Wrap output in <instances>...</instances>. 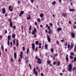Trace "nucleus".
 <instances>
[{
  "instance_id": "nucleus-1",
  "label": "nucleus",
  "mask_w": 76,
  "mask_h": 76,
  "mask_svg": "<svg viewBox=\"0 0 76 76\" xmlns=\"http://www.w3.org/2000/svg\"><path fill=\"white\" fill-rule=\"evenodd\" d=\"M69 68L68 69L69 72H71L72 70V64H69L68 65Z\"/></svg>"
},
{
  "instance_id": "nucleus-2",
  "label": "nucleus",
  "mask_w": 76,
  "mask_h": 76,
  "mask_svg": "<svg viewBox=\"0 0 76 76\" xmlns=\"http://www.w3.org/2000/svg\"><path fill=\"white\" fill-rule=\"evenodd\" d=\"M8 21L9 22H10V27L11 28H12V26H13V24H12V20L10 19V18L8 20Z\"/></svg>"
},
{
  "instance_id": "nucleus-3",
  "label": "nucleus",
  "mask_w": 76,
  "mask_h": 76,
  "mask_svg": "<svg viewBox=\"0 0 76 76\" xmlns=\"http://www.w3.org/2000/svg\"><path fill=\"white\" fill-rule=\"evenodd\" d=\"M8 41H7V45H9V41L10 40V36L9 35L8 36Z\"/></svg>"
},
{
  "instance_id": "nucleus-4",
  "label": "nucleus",
  "mask_w": 76,
  "mask_h": 76,
  "mask_svg": "<svg viewBox=\"0 0 76 76\" xmlns=\"http://www.w3.org/2000/svg\"><path fill=\"white\" fill-rule=\"evenodd\" d=\"M36 32H37V30H36V28H34L33 31L32 32V35H34V34H36Z\"/></svg>"
},
{
  "instance_id": "nucleus-5",
  "label": "nucleus",
  "mask_w": 76,
  "mask_h": 76,
  "mask_svg": "<svg viewBox=\"0 0 76 76\" xmlns=\"http://www.w3.org/2000/svg\"><path fill=\"white\" fill-rule=\"evenodd\" d=\"M71 35L72 38H75V33L73 32H71Z\"/></svg>"
},
{
  "instance_id": "nucleus-6",
  "label": "nucleus",
  "mask_w": 76,
  "mask_h": 76,
  "mask_svg": "<svg viewBox=\"0 0 76 76\" xmlns=\"http://www.w3.org/2000/svg\"><path fill=\"white\" fill-rule=\"evenodd\" d=\"M47 39L48 41V42H51V38H50V37L48 35L47 36Z\"/></svg>"
},
{
  "instance_id": "nucleus-7",
  "label": "nucleus",
  "mask_w": 76,
  "mask_h": 76,
  "mask_svg": "<svg viewBox=\"0 0 76 76\" xmlns=\"http://www.w3.org/2000/svg\"><path fill=\"white\" fill-rule=\"evenodd\" d=\"M38 60V62L37 63H39V64H41V59H40L39 58H37Z\"/></svg>"
},
{
  "instance_id": "nucleus-8",
  "label": "nucleus",
  "mask_w": 76,
  "mask_h": 76,
  "mask_svg": "<svg viewBox=\"0 0 76 76\" xmlns=\"http://www.w3.org/2000/svg\"><path fill=\"white\" fill-rule=\"evenodd\" d=\"M73 46H74V43H73V42H72L71 43L70 48H73Z\"/></svg>"
},
{
  "instance_id": "nucleus-9",
  "label": "nucleus",
  "mask_w": 76,
  "mask_h": 76,
  "mask_svg": "<svg viewBox=\"0 0 76 76\" xmlns=\"http://www.w3.org/2000/svg\"><path fill=\"white\" fill-rule=\"evenodd\" d=\"M32 48L33 51L35 50V44H34V43H33L32 44Z\"/></svg>"
},
{
  "instance_id": "nucleus-10",
  "label": "nucleus",
  "mask_w": 76,
  "mask_h": 76,
  "mask_svg": "<svg viewBox=\"0 0 76 76\" xmlns=\"http://www.w3.org/2000/svg\"><path fill=\"white\" fill-rule=\"evenodd\" d=\"M2 13L4 14V13H6V9H5L4 8H2Z\"/></svg>"
},
{
  "instance_id": "nucleus-11",
  "label": "nucleus",
  "mask_w": 76,
  "mask_h": 76,
  "mask_svg": "<svg viewBox=\"0 0 76 76\" xmlns=\"http://www.w3.org/2000/svg\"><path fill=\"white\" fill-rule=\"evenodd\" d=\"M24 13V11H21L20 12V14L19 15V16H21L23 14V13Z\"/></svg>"
},
{
  "instance_id": "nucleus-12",
  "label": "nucleus",
  "mask_w": 76,
  "mask_h": 76,
  "mask_svg": "<svg viewBox=\"0 0 76 76\" xmlns=\"http://www.w3.org/2000/svg\"><path fill=\"white\" fill-rule=\"evenodd\" d=\"M61 30H62V28H61V27H58L57 28V31H58V32L59 31H61Z\"/></svg>"
},
{
  "instance_id": "nucleus-13",
  "label": "nucleus",
  "mask_w": 76,
  "mask_h": 76,
  "mask_svg": "<svg viewBox=\"0 0 76 76\" xmlns=\"http://www.w3.org/2000/svg\"><path fill=\"white\" fill-rule=\"evenodd\" d=\"M16 37V34H13L12 35V38L13 39H15V37Z\"/></svg>"
},
{
  "instance_id": "nucleus-14",
  "label": "nucleus",
  "mask_w": 76,
  "mask_h": 76,
  "mask_svg": "<svg viewBox=\"0 0 76 76\" xmlns=\"http://www.w3.org/2000/svg\"><path fill=\"white\" fill-rule=\"evenodd\" d=\"M65 59L66 61H69V58H68V55L66 54V57L65 58Z\"/></svg>"
},
{
  "instance_id": "nucleus-15",
  "label": "nucleus",
  "mask_w": 76,
  "mask_h": 76,
  "mask_svg": "<svg viewBox=\"0 0 76 76\" xmlns=\"http://www.w3.org/2000/svg\"><path fill=\"white\" fill-rule=\"evenodd\" d=\"M23 54V52H22V51L21 52V53H20V58L21 59L22 58Z\"/></svg>"
},
{
  "instance_id": "nucleus-16",
  "label": "nucleus",
  "mask_w": 76,
  "mask_h": 76,
  "mask_svg": "<svg viewBox=\"0 0 76 76\" xmlns=\"http://www.w3.org/2000/svg\"><path fill=\"white\" fill-rule=\"evenodd\" d=\"M58 56V54L57 53H56L53 56L54 60H55L56 58V56Z\"/></svg>"
},
{
  "instance_id": "nucleus-17",
  "label": "nucleus",
  "mask_w": 76,
  "mask_h": 76,
  "mask_svg": "<svg viewBox=\"0 0 76 76\" xmlns=\"http://www.w3.org/2000/svg\"><path fill=\"white\" fill-rule=\"evenodd\" d=\"M45 47L46 50L48 49V45L47 44H45Z\"/></svg>"
},
{
  "instance_id": "nucleus-18",
  "label": "nucleus",
  "mask_w": 76,
  "mask_h": 76,
  "mask_svg": "<svg viewBox=\"0 0 76 76\" xmlns=\"http://www.w3.org/2000/svg\"><path fill=\"white\" fill-rule=\"evenodd\" d=\"M69 11H70V12H75V9H69Z\"/></svg>"
},
{
  "instance_id": "nucleus-19",
  "label": "nucleus",
  "mask_w": 76,
  "mask_h": 76,
  "mask_svg": "<svg viewBox=\"0 0 76 76\" xmlns=\"http://www.w3.org/2000/svg\"><path fill=\"white\" fill-rule=\"evenodd\" d=\"M40 16L41 17V18H42L44 16V14L43 13H41L40 14Z\"/></svg>"
},
{
  "instance_id": "nucleus-20",
  "label": "nucleus",
  "mask_w": 76,
  "mask_h": 76,
  "mask_svg": "<svg viewBox=\"0 0 76 76\" xmlns=\"http://www.w3.org/2000/svg\"><path fill=\"white\" fill-rule=\"evenodd\" d=\"M56 4V1H54L53 2H52V4H53V5H55Z\"/></svg>"
},
{
  "instance_id": "nucleus-21",
  "label": "nucleus",
  "mask_w": 76,
  "mask_h": 76,
  "mask_svg": "<svg viewBox=\"0 0 76 76\" xmlns=\"http://www.w3.org/2000/svg\"><path fill=\"white\" fill-rule=\"evenodd\" d=\"M14 58L15 59H16V53H14Z\"/></svg>"
},
{
  "instance_id": "nucleus-22",
  "label": "nucleus",
  "mask_w": 76,
  "mask_h": 76,
  "mask_svg": "<svg viewBox=\"0 0 76 76\" xmlns=\"http://www.w3.org/2000/svg\"><path fill=\"white\" fill-rule=\"evenodd\" d=\"M60 65V61H58L57 64V66H59Z\"/></svg>"
},
{
  "instance_id": "nucleus-23",
  "label": "nucleus",
  "mask_w": 76,
  "mask_h": 76,
  "mask_svg": "<svg viewBox=\"0 0 76 76\" xmlns=\"http://www.w3.org/2000/svg\"><path fill=\"white\" fill-rule=\"evenodd\" d=\"M62 16H63L64 17V16H66V14L65 13H62Z\"/></svg>"
},
{
  "instance_id": "nucleus-24",
  "label": "nucleus",
  "mask_w": 76,
  "mask_h": 76,
  "mask_svg": "<svg viewBox=\"0 0 76 76\" xmlns=\"http://www.w3.org/2000/svg\"><path fill=\"white\" fill-rule=\"evenodd\" d=\"M28 17H27V19H31V17H30V15H28Z\"/></svg>"
},
{
  "instance_id": "nucleus-25",
  "label": "nucleus",
  "mask_w": 76,
  "mask_h": 76,
  "mask_svg": "<svg viewBox=\"0 0 76 76\" xmlns=\"http://www.w3.org/2000/svg\"><path fill=\"white\" fill-rule=\"evenodd\" d=\"M64 45L65 46H67V45H68L67 42H65Z\"/></svg>"
},
{
  "instance_id": "nucleus-26",
  "label": "nucleus",
  "mask_w": 76,
  "mask_h": 76,
  "mask_svg": "<svg viewBox=\"0 0 76 76\" xmlns=\"http://www.w3.org/2000/svg\"><path fill=\"white\" fill-rule=\"evenodd\" d=\"M1 49H2V51L4 50V47H3V45H1Z\"/></svg>"
},
{
  "instance_id": "nucleus-27",
  "label": "nucleus",
  "mask_w": 76,
  "mask_h": 76,
  "mask_svg": "<svg viewBox=\"0 0 76 76\" xmlns=\"http://www.w3.org/2000/svg\"><path fill=\"white\" fill-rule=\"evenodd\" d=\"M51 29L49 30L48 31V33L49 34H51Z\"/></svg>"
},
{
  "instance_id": "nucleus-28",
  "label": "nucleus",
  "mask_w": 76,
  "mask_h": 76,
  "mask_svg": "<svg viewBox=\"0 0 76 76\" xmlns=\"http://www.w3.org/2000/svg\"><path fill=\"white\" fill-rule=\"evenodd\" d=\"M47 63L48 64H50V63H51V61H47Z\"/></svg>"
},
{
  "instance_id": "nucleus-29",
  "label": "nucleus",
  "mask_w": 76,
  "mask_h": 76,
  "mask_svg": "<svg viewBox=\"0 0 76 76\" xmlns=\"http://www.w3.org/2000/svg\"><path fill=\"white\" fill-rule=\"evenodd\" d=\"M74 54L75 53H73V52H71L70 53V55H71V56H73Z\"/></svg>"
},
{
  "instance_id": "nucleus-30",
  "label": "nucleus",
  "mask_w": 76,
  "mask_h": 76,
  "mask_svg": "<svg viewBox=\"0 0 76 76\" xmlns=\"http://www.w3.org/2000/svg\"><path fill=\"white\" fill-rule=\"evenodd\" d=\"M34 74H35V75H38V72H37V71H35V72H34Z\"/></svg>"
},
{
  "instance_id": "nucleus-31",
  "label": "nucleus",
  "mask_w": 76,
  "mask_h": 76,
  "mask_svg": "<svg viewBox=\"0 0 76 76\" xmlns=\"http://www.w3.org/2000/svg\"><path fill=\"white\" fill-rule=\"evenodd\" d=\"M74 52H76V46H75V48L74 49Z\"/></svg>"
},
{
  "instance_id": "nucleus-32",
  "label": "nucleus",
  "mask_w": 76,
  "mask_h": 76,
  "mask_svg": "<svg viewBox=\"0 0 76 76\" xmlns=\"http://www.w3.org/2000/svg\"><path fill=\"white\" fill-rule=\"evenodd\" d=\"M39 43V42H38V41H36L35 42V43L37 45H38V44Z\"/></svg>"
},
{
  "instance_id": "nucleus-33",
  "label": "nucleus",
  "mask_w": 76,
  "mask_h": 76,
  "mask_svg": "<svg viewBox=\"0 0 76 76\" xmlns=\"http://www.w3.org/2000/svg\"><path fill=\"white\" fill-rule=\"evenodd\" d=\"M50 51H51V52H52V53H53V52H54V49L52 48L50 49Z\"/></svg>"
},
{
  "instance_id": "nucleus-34",
  "label": "nucleus",
  "mask_w": 76,
  "mask_h": 76,
  "mask_svg": "<svg viewBox=\"0 0 76 76\" xmlns=\"http://www.w3.org/2000/svg\"><path fill=\"white\" fill-rule=\"evenodd\" d=\"M69 57L70 59H73V56H69Z\"/></svg>"
},
{
  "instance_id": "nucleus-35",
  "label": "nucleus",
  "mask_w": 76,
  "mask_h": 76,
  "mask_svg": "<svg viewBox=\"0 0 76 76\" xmlns=\"http://www.w3.org/2000/svg\"><path fill=\"white\" fill-rule=\"evenodd\" d=\"M74 60L75 62H76V57H75L74 58Z\"/></svg>"
},
{
  "instance_id": "nucleus-36",
  "label": "nucleus",
  "mask_w": 76,
  "mask_h": 76,
  "mask_svg": "<svg viewBox=\"0 0 76 76\" xmlns=\"http://www.w3.org/2000/svg\"><path fill=\"white\" fill-rule=\"evenodd\" d=\"M75 69H76V67H75L74 66V67H73L72 70H73V72H74V71H75Z\"/></svg>"
},
{
  "instance_id": "nucleus-37",
  "label": "nucleus",
  "mask_w": 76,
  "mask_h": 76,
  "mask_svg": "<svg viewBox=\"0 0 76 76\" xmlns=\"http://www.w3.org/2000/svg\"><path fill=\"white\" fill-rule=\"evenodd\" d=\"M10 44L11 45V47H12V42H10Z\"/></svg>"
},
{
  "instance_id": "nucleus-38",
  "label": "nucleus",
  "mask_w": 76,
  "mask_h": 76,
  "mask_svg": "<svg viewBox=\"0 0 76 76\" xmlns=\"http://www.w3.org/2000/svg\"><path fill=\"white\" fill-rule=\"evenodd\" d=\"M28 53H29V48H28L27 50V54H28Z\"/></svg>"
},
{
  "instance_id": "nucleus-39",
  "label": "nucleus",
  "mask_w": 76,
  "mask_h": 76,
  "mask_svg": "<svg viewBox=\"0 0 76 76\" xmlns=\"http://www.w3.org/2000/svg\"><path fill=\"white\" fill-rule=\"evenodd\" d=\"M7 30H5L4 34H7Z\"/></svg>"
},
{
  "instance_id": "nucleus-40",
  "label": "nucleus",
  "mask_w": 76,
  "mask_h": 76,
  "mask_svg": "<svg viewBox=\"0 0 76 76\" xmlns=\"http://www.w3.org/2000/svg\"><path fill=\"white\" fill-rule=\"evenodd\" d=\"M16 47H18V45H19V43L18 42H16Z\"/></svg>"
},
{
  "instance_id": "nucleus-41",
  "label": "nucleus",
  "mask_w": 76,
  "mask_h": 76,
  "mask_svg": "<svg viewBox=\"0 0 76 76\" xmlns=\"http://www.w3.org/2000/svg\"><path fill=\"white\" fill-rule=\"evenodd\" d=\"M34 38H36V37H37V34H34Z\"/></svg>"
},
{
  "instance_id": "nucleus-42",
  "label": "nucleus",
  "mask_w": 76,
  "mask_h": 76,
  "mask_svg": "<svg viewBox=\"0 0 76 76\" xmlns=\"http://www.w3.org/2000/svg\"><path fill=\"white\" fill-rule=\"evenodd\" d=\"M12 7L11 6H9V10L10 9H11Z\"/></svg>"
},
{
  "instance_id": "nucleus-43",
  "label": "nucleus",
  "mask_w": 76,
  "mask_h": 76,
  "mask_svg": "<svg viewBox=\"0 0 76 76\" xmlns=\"http://www.w3.org/2000/svg\"><path fill=\"white\" fill-rule=\"evenodd\" d=\"M17 3H18V4H20V3H21L20 1H18Z\"/></svg>"
},
{
  "instance_id": "nucleus-44",
  "label": "nucleus",
  "mask_w": 76,
  "mask_h": 76,
  "mask_svg": "<svg viewBox=\"0 0 76 76\" xmlns=\"http://www.w3.org/2000/svg\"><path fill=\"white\" fill-rule=\"evenodd\" d=\"M25 47L23 46V47L22 50H23V51H25Z\"/></svg>"
},
{
  "instance_id": "nucleus-45",
  "label": "nucleus",
  "mask_w": 76,
  "mask_h": 76,
  "mask_svg": "<svg viewBox=\"0 0 76 76\" xmlns=\"http://www.w3.org/2000/svg\"><path fill=\"white\" fill-rule=\"evenodd\" d=\"M48 30H50V26H48Z\"/></svg>"
},
{
  "instance_id": "nucleus-46",
  "label": "nucleus",
  "mask_w": 76,
  "mask_h": 76,
  "mask_svg": "<svg viewBox=\"0 0 76 76\" xmlns=\"http://www.w3.org/2000/svg\"><path fill=\"white\" fill-rule=\"evenodd\" d=\"M32 26H30V27L29 28V30H31V28Z\"/></svg>"
},
{
  "instance_id": "nucleus-47",
  "label": "nucleus",
  "mask_w": 76,
  "mask_h": 76,
  "mask_svg": "<svg viewBox=\"0 0 76 76\" xmlns=\"http://www.w3.org/2000/svg\"><path fill=\"white\" fill-rule=\"evenodd\" d=\"M25 63H28V60H27L25 61Z\"/></svg>"
},
{
  "instance_id": "nucleus-48",
  "label": "nucleus",
  "mask_w": 76,
  "mask_h": 76,
  "mask_svg": "<svg viewBox=\"0 0 76 76\" xmlns=\"http://www.w3.org/2000/svg\"><path fill=\"white\" fill-rule=\"evenodd\" d=\"M13 29H16V26H13Z\"/></svg>"
},
{
  "instance_id": "nucleus-49",
  "label": "nucleus",
  "mask_w": 76,
  "mask_h": 76,
  "mask_svg": "<svg viewBox=\"0 0 76 76\" xmlns=\"http://www.w3.org/2000/svg\"><path fill=\"white\" fill-rule=\"evenodd\" d=\"M56 43L57 44V45H59V42H58V41H57L56 42Z\"/></svg>"
},
{
  "instance_id": "nucleus-50",
  "label": "nucleus",
  "mask_w": 76,
  "mask_h": 76,
  "mask_svg": "<svg viewBox=\"0 0 76 76\" xmlns=\"http://www.w3.org/2000/svg\"><path fill=\"white\" fill-rule=\"evenodd\" d=\"M70 44H68V45L67 48H70Z\"/></svg>"
},
{
  "instance_id": "nucleus-51",
  "label": "nucleus",
  "mask_w": 76,
  "mask_h": 76,
  "mask_svg": "<svg viewBox=\"0 0 76 76\" xmlns=\"http://www.w3.org/2000/svg\"><path fill=\"white\" fill-rule=\"evenodd\" d=\"M37 50H38V47H37L35 49V51H37Z\"/></svg>"
},
{
  "instance_id": "nucleus-52",
  "label": "nucleus",
  "mask_w": 76,
  "mask_h": 76,
  "mask_svg": "<svg viewBox=\"0 0 76 76\" xmlns=\"http://www.w3.org/2000/svg\"><path fill=\"white\" fill-rule=\"evenodd\" d=\"M13 43H14V44H15V40L14 39L13 41Z\"/></svg>"
},
{
  "instance_id": "nucleus-53",
  "label": "nucleus",
  "mask_w": 76,
  "mask_h": 76,
  "mask_svg": "<svg viewBox=\"0 0 76 76\" xmlns=\"http://www.w3.org/2000/svg\"><path fill=\"white\" fill-rule=\"evenodd\" d=\"M29 66L30 67V69H31V66L30 65V64H29Z\"/></svg>"
},
{
  "instance_id": "nucleus-54",
  "label": "nucleus",
  "mask_w": 76,
  "mask_h": 76,
  "mask_svg": "<svg viewBox=\"0 0 76 76\" xmlns=\"http://www.w3.org/2000/svg\"><path fill=\"white\" fill-rule=\"evenodd\" d=\"M35 25H36V26L37 25V23L36 21H35Z\"/></svg>"
},
{
  "instance_id": "nucleus-55",
  "label": "nucleus",
  "mask_w": 76,
  "mask_h": 76,
  "mask_svg": "<svg viewBox=\"0 0 76 76\" xmlns=\"http://www.w3.org/2000/svg\"><path fill=\"white\" fill-rule=\"evenodd\" d=\"M37 21H38V22H40V19L38 18L37 19Z\"/></svg>"
},
{
  "instance_id": "nucleus-56",
  "label": "nucleus",
  "mask_w": 76,
  "mask_h": 76,
  "mask_svg": "<svg viewBox=\"0 0 76 76\" xmlns=\"http://www.w3.org/2000/svg\"><path fill=\"white\" fill-rule=\"evenodd\" d=\"M10 11V12H12L13 11V9H10L9 10Z\"/></svg>"
},
{
  "instance_id": "nucleus-57",
  "label": "nucleus",
  "mask_w": 76,
  "mask_h": 76,
  "mask_svg": "<svg viewBox=\"0 0 76 76\" xmlns=\"http://www.w3.org/2000/svg\"><path fill=\"white\" fill-rule=\"evenodd\" d=\"M40 75L41 76H44V75L42 73H41Z\"/></svg>"
},
{
  "instance_id": "nucleus-58",
  "label": "nucleus",
  "mask_w": 76,
  "mask_h": 76,
  "mask_svg": "<svg viewBox=\"0 0 76 76\" xmlns=\"http://www.w3.org/2000/svg\"><path fill=\"white\" fill-rule=\"evenodd\" d=\"M56 62L55 61L53 63V65H55L56 64Z\"/></svg>"
},
{
  "instance_id": "nucleus-59",
  "label": "nucleus",
  "mask_w": 76,
  "mask_h": 76,
  "mask_svg": "<svg viewBox=\"0 0 76 76\" xmlns=\"http://www.w3.org/2000/svg\"><path fill=\"white\" fill-rule=\"evenodd\" d=\"M36 68L37 70H38V69H39V68H38V66H37Z\"/></svg>"
},
{
  "instance_id": "nucleus-60",
  "label": "nucleus",
  "mask_w": 76,
  "mask_h": 76,
  "mask_svg": "<svg viewBox=\"0 0 76 76\" xmlns=\"http://www.w3.org/2000/svg\"><path fill=\"white\" fill-rule=\"evenodd\" d=\"M11 61H12V62H13V58H11Z\"/></svg>"
},
{
  "instance_id": "nucleus-61",
  "label": "nucleus",
  "mask_w": 76,
  "mask_h": 76,
  "mask_svg": "<svg viewBox=\"0 0 76 76\" xmlns=\"http://www.w3.org/2000/svg\"><path fill=\"white\" fill-rule=\"evenodd\" d=\"M73 28H74V29H76V26H73Z\"/></svg>"
},
{
  "instance_id": "nucleus-62",
  "label": "nucleus",
  "mask_w": 76,
  "mask_h": 76,
  "mask_svg": "<svg viewBox=\"0 0 76 76\" xmlns=\"http://www.w3.org/2000/svg\"><path fill=\"white\" fill-rule=\"evenodd\" d=\"M50 26H52L53 25V24H52V23H50Z\"/></svg>"
},
{
  "instance_id": "nucleus-63",
  "label": "nucleus",
  "mask_w": 76,
  "mask_h": 76,
  "mask_svg": "<svg viewBox=\"0 0 76 76\" xmlns=\"http://www.w3.org/2000/svg\"><path fill=\"white\" fill-rule=\"evenodd\" d=\"M69 24H71V23H72V22H71V21H69Z\"/></svg>"
},
{
  "instance_id": "nucleus-64",
  "label": "nucleus",
  "mask_w": 76,
  "mask_h": 76,
  "mask_svg": "<svg viewBox=\"0 0 76 76\" xmlns=\"http://www.w3.org/2000/svg\"><path fill=\"white\" fill-rule=\"evenodd\" d=\"M36 70V69H35V68H34V72H35V70Z\"/></svg>"
}]
</instances>
